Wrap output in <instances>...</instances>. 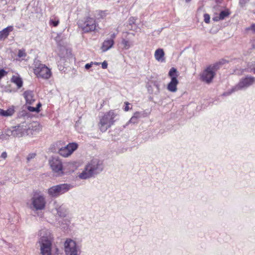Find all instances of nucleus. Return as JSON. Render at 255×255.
<instances>
[{"label":"nucleus","instance_id":"1","mask_svg":"<svg viewBox=\"0 0 255 255\" xmlns=\"http://www.w3.org/2000/svg\"><path fill=\"white\" fill-rule=\"evenodd\" d=\"M45 232V234L41 236L38 241L40 253L41 255H52L53 236L50 232L46 231Z\"/></svg>","mask_w":255,"mask_h":255},{"label":"nucleus","instance_id":"2","mask_svg":"<svg viewBox=\"0 0 255 255\" xmlns=\"http://www.w3.org/2000/svg\"><path fill=\"white\" fill-rule=\"evenodd\" d=\"M117 116L114 111L111 110L99 117L98 127L100 131L104 132L111 128L114 124Z\"/></svg>","mask_w":255,"mask_h":255},{"label":"nucleus","instance_id":"3","mask_svg":"<svg viewBox=\"0 0 255 255\" xmlns=\"http://www.w3.org/2000/svg\"><path fill=\"white\" fill-rule=\"evenodd\" d=\"M46 204L45 196L40 192H35L30 199L29 208L34 211H42L45 209Z\"/></svg>","mask_w":255,"mask_h":255},{"label":"nucleus","instance_id":"4","mask_svg":"<svg viewBox=\"0 0 255 255\" xmlns=\"http://www.w3.org/2000/svg\"><path fill=\"white\" fill-rule=\"evenodd\" d=\"M33 72L38 78L49 79L52 76L50 69L36 59L34 61Z\"/></svg>","mask_w":255,"mask_h":255},{"label":"nucleus","instance_id":"5","mask_svg":"<svg viewBox=\"0 0 255 255\" xmlns=\"http://www.w3.org/2000/svg\"><path fill=\"white\" fill-rule=\"evenodd\" d=\"M227 62V60L222 59L214 65L207 67L201 75V80L208 84L211 83L215 75V71L220 68V66Z\"/></svg>","mask_w":255,"mask_h":255},{"label":"nucleus","instance_id":"6","mask_svg":"<svg viewBox=\"0 0 255 255\" xmlns=\"http://www.w3.org/2000/svg\"><path fill=\"white\" fill-rule=\"evenodd\" d=\"M64 249L65 255H81L82 252L81 245L70 238L65 241Z\"/></svg>","mask_w":255,"mask_h":255},{"label":"nucleus","instance_id":"7","mask_svg":"<svg viewBox=\"0 0 255 255\" xmlns=\"http://www.w3.org/2000/svg\"><path fill=\"white\" fill-rule=\"evenodd\" d=\"M72 188L73 186L70 184H60L49 188L48 189L47 193L51 197L57 198L67 192Z\"/></svg>","mask_w":255,"mask_h":255},{"label":"nucleus","instance_id":"8","mask_svg":"<svg viewBox=\"0 0 255 255\" xmlns=\"http://www.w3.org/2000/svg\"><path fill=\"white\" fill-rule=\"evenodd\" d=\"M78 25L83 32L88 33L94 31L98 24L95 18L87 17L83 20H79Z\"/></svg>","mask_w":255,"mask_h":255},{"label":"nucleus","instance_id":"9","mask_svg":"<svg viewBox=\"0 0 255 255\" xmlns=\"http://www.w3.org/2000/svg\"><path fill=\"white\" fill-rule=\"evenodd\" d=\"M8 132L9 133L10 136H12L15 137H20L25 134L32 133L28 131L27 125L25 123H22L17 126L13 127L10 128H8Z\"/></svg>","mask_w":255,"mask_h":255},{"label":"nucleus","instance_id":"10","mask_svg":"<svg viewBox=\"0 0 255 255\" xmlns=\"http://www.w3.org/2000/svg\"><path fill=\"white\" fill-rule=\"evenodd\" d=\"M255 84V77L247 75L241 78L239 82L235 85L238 91L246 90Z\"/></svg>","mask_w":255,"mask_h":255},{"label":"nucleus","instance_id":"11","mask_svg":"<svg viewBox=\"0 0 255 255\" xmlns=\"http://www.w3.org/2000/svg\"><path fill=\"white\" fill-rule=\"evenodd\" d=\"M87 165L94 176L100 173L104 168L103 162L98 158L93 159Z\"/></svg>","mask_w":255,"mask_h":255},{"label":"nucleus","instance_id":"12","mask_svg":"<svg viewBox=\"0 0 255 255\" xmlns=\"http://www.w3.org/2000/svg\"><path fill=\"white\" fill-rule=\"evenodd\" d=\"M49 164L52 171L57 175L63 174L62 163L58 157H51L49 160Z\"/></svg>","mask_w":255,"mask_h":255},{"label":"nucleus","instance_id":"13","mask_svg":"<svg viewBox=\"0 0 255 255\" xmlns=\"http://www.w3.org/2000/svg\"><path fill=\"white\" fill-rule=\"evenodd\" d=\"M78 147L76 143H70L66 146L62 147L59 149V153L63 157H68Z\"/></svg>","mask_w":255,"mask_h":255},{"label":"nucleus","instance_id":"14","mask_svg":"<svg viewBox=\"0 0 255 255\" xmlns=\"http://www.w3.org/2000/svg\"><path fill=\"white\" fill-rule=\"evenodd\" d=\"M94 176L93 174L90 171L89 168L86 165L83 170L79 174L78 177L81 179H87Z\"/></svg>","mask_w":255,"mask_h":255},{"label":"nucleus","instance_id":"15","mask_svg":"<svg viewBox=\"0 0 255 255\" xmlns=\"http://www.w3.org/2000/svg\"><path fill=\"white\" fill-rule=\"evenodd\" d=\"M114 44V40L113 39H107L103 42L101 46V49L103 52H105L108 50L110 49Z\"/></svg>","mask_w":255,"mask_h":255},{"label":"nucleus","instance_id":"16","mask_svg":"<svg viewBox=\"0 0 255 255\" xmlns=\"http://www.w3.org/2000/svg\"><path fill=\"white\" fill-rule=\"evenodd\" d=\"M164 52L162 49L158 48L155 51L154 57L159 62H164Z\"/></svg>","mask_w":255,"mask_h":255},{"label":"nucleus","instance_id":"17","mask_svg":"<svg viewBox=\"0 0 255 255\" xmlns=\"http://www.w3.org/2000/svg\"><path fill=\"white\" fill-rule=\"evenodd\" d=\"M178 81L177 78H172L167 86V89L171 92H175L177 91V85Z\"/></svg>","mask_w":255,"mask_h":255},{"label":"nucleus","instance_id":"18","mask_svg":"<svg viewBox=\"0 0 255 255\" xmlns=\"http://www.w3.org/2000/svg\"><path fill=\"white\" fill-rule=\"evenodd\" d=\"M13 29V26H9L0 31V40L6 38L10 32Z\"/></svg>","mask_w":255,"mask_h":255},{"label":"nucleus","instance_id":"19","mask_svg":"<svg viewBox=\"0 0 255 255\" xmlns=\"http://www.w3.org/2000/svg\"><path fill=\"white\" fill-rule=\"evenodd\" d=\"M121 44L123 46V49L128 50L133 45V42L129 40V38H122Z\"/></svg>","mask_w":255,"mask_h":255},{"label":"nucleus","instance_id":"20","mask_svg":"<svg viewBox=\"0 0 255 255\" xmlns=\"http://www.w3.org/2000/svg\"><path fill=\"white\" fill-rule=\"evenodd\" d=\"M23 95L27 103L31 104L34 101L33 99V92L32 91H25L23 93Z\"/></svg>","mask_w":255,"mask_h":255},{"label":"nucleus","instance_id":"21","mask_svg":"<svg viewBox=\"0 0 255 255\" xmlns=\"http://www.w3.org/2000/svg\"><path fill=\"white\" fill-rule=\"evenodd\" d=\"M27 128L28 132H30V130H33V131H39L41 130L40 125L36 122L30 124L29 125L27 126ZM31 133L32 132H31Z\"/></svg>","mask_w":255,"mask_h":255},{"label":"nucleus","instance_id":"22","mask_svg":"<svg viewBox=\"0 0 255 255\" xmlns=\"http://www.w3.org/2000/svg\"><path fill=\"white\" fill-rule=\"evenodd\" d=\"M56 210L57 211V214L61 217H64L66 215V209L64 206L63 205L61 206H57L55 207Z\"/></svg>","mask_w":255,"mask_h":255},{"label":"nucleus","instance_id":"23","mask_svg":"<svg viewBox=\"0 0 255 255\" xmlns=\"http://www.w3.org/2000/svg\"><path fill=\"white\" fill-rule=\"evenodd\" d=\"M11 81L12 82H13V83L17 85V88L18 89L21 88L22 86V80L21 78H20L19 77L13 76H12Z\"/></svg>","mask_w":255,"mask_h":255},{"label":"nucleus","instance_id":"24","mask_svg":"<svg viewBox=\"0 0 255 255\" xmlns=\"http://www.w3.org/2000/svg\"><path fill=\"white\" fill-rule=\"evenodd\" d=\"M14 110L12 109H9L5 111L2 109H0V115L7 117L13 115Z\"/></svg>","mask_w":255,"mask_h":255},{"label":"nucleus","instance_id":"25","mask_svg":"<svg viewBox=\"0 0 255 255\" xmlns=\"http://www.w3.org/2000/svg\"><path fill=\"white\" fill-rule=\"evenodd\" d=\"M10 137V134L8 132V129L4 130V132H0V140H7Z\"/></svg>","mask_w":255,"mask_h":255},{"label":"nucleus","instance_id":"26","mask_svg":"<svg viewBox=\"0 0 255 255\" xmlns=\"http://www.w3.org/2000/svg\"><path fill=\"white\" fill-rule=\"evenodd\" d=\"M237 91H238V89L237 88L236 86L235 85L231 89H229L227 91L223 93L222 96H228L231 95L232 93L237 92Z\"/></svg>","mask_w":255,"mask_h":255},{"label":"nucleus","instance_id":"27","mask_svg":"<svg viewBox=\"0 0 255 255\" xmlns=\"http://www.w3.org/2000/svg\"><path fill=\"white\" fill-rule=\"evenodd\" d=\"M230 14V11L229 10L226 9L225 10L221 11L219 13V16L220 17V18L222 19V20L224 19L226 17H227L229 16Z\"/></svg>","mask_w":255,"mask_h":255},{"label":"nucleus","instance_id":"28","mask_svg":"<svg viewBox=\"0 0 255 255\" xmlns=\"http://www.w3.org/2000/svg\"><path fill=\"white\" fill-rule=\"evenodd\" d=\"M177 70L175 68H171L168 73V75L171 78H177Z\"/></svg>","mask_w":255,"mask_h":255},{"label":"nucleus","instance_id":"29","mask_svg":"<svg viewBox=\"0 0 255 255\" xmlns=\"http://www.w3.org/2000/svg\"><path fill=\"white\" fill-rule=\"evenodd\" d=\"M138 122V120L134 116H132V117L130 118L128 123L126 124V126L128 125L129 124H137Z\"/></svg>","mask_w":255,"mask_h":255},{"label":"nucleus","instance_id":"30","mask_svg":"<svg viewBox=\"0 0 255 255\" xmlns=\"http://www.w3.org/2000/svg\"><path fill=\"white\" fill-rule=\"evenodd\" d=\"M26 55V54L24 49H20L18 52L17 56L19 58H23L25 57Z\"/></svg>","mask_w":255,"mask_h":255},{"label":"nucleus","instance_id":"31","mask_svg":"<svg viewBox=\"0 0 255 255\" xmlns=\"http://www.w3.org/2000/svg\"><path fill=\"white\" fill-rule=\"evenodd\" d=\"M49 23L50 24L54 26H57L59 23V21L58 19H51L50 20Z\"/></svg>","mask_w":255,"mask_h":255},{"label":"nucleus","instance_id":"32","mask_svg":"<svg viewBox=\"0 0 255 255\" xmlns=\"http://www.w3.org/2000/svg\"><path fill=\"white\" fill-rule=\"evenodd\" d=\"M204 20L205 23H209L210 22V16L208 13H205L204 14Z\"/></svg>","mask_w":255,"mask_h":255},{"label":"nucleus","instance_id":"33","mask_svg":"<svg viewBox=\"0 0 255 255\" xmlns=\"http://www.w3.org/2000/svg\"><path fill=\"white\" fill-rule=\"evenodd\" d=\"M153 86L157 89V93H159L160 92V82L158 81H154Z\"/></svg>","mask_w":255,"mask_h":255},{"label":"nucleus","instance_id":"34","mask_svg":"<svg viewBox=\"0 0 255 255\" xmlns=\"http://www.w3.org/2000/svg\"><path fill=\"white\" fill-rule=\"evenodd\" d=\"M143 115V114L141 112H136L134 113L133 115L138 120L141 118Z\"/></svg>","mask_w":255,"mask_h":255},{"label":"nucleus","instance_id":"35","mask_svg":"<svg viewBox=\"0 0 255 255\" xmlns=\"http://www.w3.org/2000/svg\"><path fill=\"white\" fill-rule=\"evenodd\" d=\"M27 109L29 111L31 112H36L38 113L39 112L38 110L36 109V107H33L31 106H28Z\"/></svg>","mask_w":255,"mask_h":255},{"label":"nucleus","instance_id":"36","mask_svg":"<svg viewBox=\"0 0 255 255\" xmlns=\"http://www.w3.org/2000/svg\"><path fill=\"white\" fill-rule=\"evenodd\" d=\"M135 21H136V19L134 17H130L128 19L129 24L130 25L132 26V24H134Z\"/></svg>","mask_w":255,"mask_h":255},{"label":"nucleus","instance_id":"37","mask_svg":"<svg viewBox=\"0 0 255 255\" xmlns=\"http://www.w3.org/2000/svg\"><path fill=\"white\" fill-rule=\"evenodd\" d=\"M7 72H6L4 69L0 70V79H1L2 77H3L5 75L7 74Z\"/></svg>","mask_w":255,"mask_h":255},{"label":"nucleus","instance_id":"38","mask_svg":"<svg viewBox=\"0 0 255 255\" xmlns=\"http://www.w3.org/2000/svg\"><path fill=\"white\" fill-rule=\"evenodd\" d=\"M36 154L35 153H30L28 154L26 159L28 161H29L31 159L34 158L35 157Z\"/></svg>","mask_w":255,"mask_h":255},{"label":"nucleus","instance_id":"39","mask_svg":"<svg viewBox=\"0 0 255 255\" xmlns=\"http://www.w3.org/2000/svg\"><path fill=\"white\" fill-rule=\"evenodd\" d=\"M247 30H252L254 33H255V24H252L250 27L247 28Z\"/></svg>","mask_w":255,"mask_h":255},{"label":"nucleus","instance_id":"40","mask_svg":"<svg viewBox=\"0 0 255 255\" xmlns=\"http://www.w3.org/2000/svg\"><path fill=\"white\" fill-rule=\"evenodd\" d=\"M250 0H240L239 3L241 6L243 7Z\"/></svg>","mask_w":255,"mask_h":255},{"label":"nucleus","instance_id":"41","mask_svg":"<svg viewBox=\"0 0 255 255\" xmlns=\"http://www.w3.org/2000/svg\"><path fill=\"white\" fill-rule=\"evenodd\" d=\"M221 20H222V19L220 18L219 15H215L213 17V20L214 21H218Z\"/></svg>","mask_w":255,"mask_h":255},{"label":"nucleus","instance_id":"42","mask_svg":"<svg viewBox=\"0 0 255 255\" xmlns=\"http://www.w3.org/2000/svg\"><path fill=\"white\" fill-rule=\"evenodd\" d=\"M101 65H102V67L103 69H106L107 68V67H108V63L107 62V61H104V62H103L102 63H101Z\"/></svg>","mask_w":255,"mask_h":255},{"label":"nucleus","instance_id":"43","mask_svg":"<svg viewBox=\"0 0 255 255\" xmlns=\"http://www.w3.org/2000/svg\"><path fill=\"white\" fill-rule=\"evenodd\" d=\"M93 65V62H91L90 63H87L85 65V68L86 69L88 70Z\"/></svg>","mask_w":255,"mask_h":255},{"label":"nucleus","instance_id":"44","mask_svg":"<svg viewBox=\"0 0 255 255\" xmlns=\"http://www.w3.org/2000/svg\"><path fill=\"white\" fill-rule=\"evenodd\" d=\"M0 157L3 158V159H5L6 157H7V153L6 151H4L3 152L1 155H0Z\"/></svg>","mask_w":255,"mask_h":255},{"label":"nucleus","instance_id":"45","mask_svg":"<svg viewBox=\"0 0 255 255\" xmlns=\"http://www.w3.org/2000/svg\"><path fill=\"white\" fill-rule=\"evenodd\" d=\"M125 104H126V106H125V107L124 108V110L125 111H128L129 110V107L128 106L129 104L128 102L125 103Z\"/></svg>","mask_w":255,"mask_h":255},{"label":"nucleus","instance_id":"46","mask_svg":"<svg viewBox=\"0 0 255 255\" xmlns=\"http://www.w3.org/2000/svg\"><path fill=\"white\" fill-rule=\"evenodd\" d=\"M116 37V33H113L111 35V38L110 39H113L114 40V39Z\"/></svg>","mask_w":255,"mask_h":255},{"label":"nucleus","instance_id":"47","mask_svg":"<svg viewBox=\"0 0 255 255\" xmlns=\"http://www.w3.org/2000/svg\"><path fill=\"white\" fill-rule=\"evenodd\" d=\"M41 106V104H40V103H39L38 104H37V105L36 107V109L38 110V112H39V108Z\"/></svg>","mask_w":255,"mask_h":255},{"label":"nucleus","instance_id":"48","mask_svg":"<svg viewBox=\"0 0 255 255\" xmlns=\"http://www.w3.org/2000/svg\"><path fill=\"white\" fill-rule=\"evenodd\" d=\"M125 33L127 35H132L133 36H134L135 35L134 33H133L126 32Z\"/></svg>","mask_w":255,"mask_h":255},{"label":"nucleus","instance_id":"49","mask_svg":"<svg viewBox=\"0 0 255 255\" xmlns=\"http://www.w3.org/2000/svg\"><path fill=\"white\" fill-rule=\"evenodd\" d=\"M101 63L97 62H93V64L96 65H99Z\"/></svg>","mask_w":255,"mask_h":255},{"label":"nucleus","instance_id":"50","mask_svg":"<svg viewBox=\"0 0 255 255\" xmlns=\"http://www.w3.org/2000/svg\"><path fill=\"white\" fill-rule=\"evenodd\" d=\"M190 1V0H186V2H188V1Z\"/></svg>","mask_w":255,"mask_h":255},{"label":"nucleus","instance_id":"51","mask_svg":"<svg viewBox=\"0 0 255 255\" xmlns=\"http://www.w3.org/2000/svg\"><path fill=\"white\" fill-rule=\"evenodd\" d=\"M59 69L61 70H62V67L59 68Z\"/></svg>","mask_w":255,"mask_h":255},{"label":"nucleus","instance_id":"52","mask_svg":"<svg viewBox=\"0 0 255 255\" xmlns=\"http://www.w3.org/2000/svg\"><path fill=\"white\" fill-rule=\"evenodd\" d=\"M59 69L61 70H62V67L59 68Z\"/></svg>","mask_w":255,"mask_h":255},{"label":"nucleus","instance_id":"53","mask_svg":"<svg viewBox=\"0 0 255 255\" xmlns=\"http://www.w3.org/2000/svg\"><path fill=\"white\" fill-rule=\"evenodd\" d=\"M9 92H12V91H11V90H9Z\"/></svg>","mask_w":255,"mask_h":255},{"label":"nucleus","instance_id":"54","mask_svg":"<svg viewBox=\"0 0 255 255\" xmlns=\"http://www.w3.org/2000/svg\"><path fill=\"white\" fill-rule=\"evenodd\" d=\"M254 73H255V68L254 69Z\"/></svg>","mask_w":255,"mask_h":255}]
</instances>
